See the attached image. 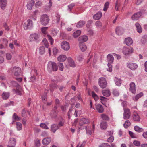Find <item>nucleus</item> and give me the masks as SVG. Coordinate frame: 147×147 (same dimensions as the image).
Instances as JSON below:
<instances>
[{
    "label": "nucleus",
    "instance_id": "1",
    "mask_svg": "<svg viewBox=\"0 0 147 147\" xmlns=\"http://www.w3.org/2000/svg\"><path fill=\"white\" fill-rule=\"evenodd\" d=\"M47 69L50 72L56 71L58 69V66L54 62L50 61L48 63Z\"/></svg>",
    "mask_w": 147,
    "mask_h": 147
},
{
    "label": "nucleus",
    "instance_id": "2",
    "mask_svg": "<svg viewBox=\"0 0 147 147\" xmlns=\"http://www.w3.org/2000/svg\"><path fill=\"white\" fill-rule=\"evenodd\" d=\"M49 20L50 19L47 15L44 14L41 16L40 22L42 25H46L49 23Z\"/></svg>",
    "mask_w": 147,
    "mask_h": 147
},
{
    "label": "nucleus",
    "instance_id": "3",
    "mask_svg": "<svg viewBox=\"0 0 147 147\" xmlns=\"http://www.w3.org/2000/svg\"><path fill=\"white\" fill-rule=\"evenodd\" d=\"M145 11L143 10L134 14L132 16L131 19L133 20H137L139 19L143 13H144Z\"/></svg>",
    "mask_w": 147,
    "mask_h": 147
},
{
    "label": "nucleus",
    "instance_id": "4",
    "mask_svg": "<svg viewBox=\"0 0 147 147\" xmlns=\"http://www.w3.org/2000/svg\"><path fill=\"white\" fill-rule=\"evenodd\" d=\"M98 84L101 88H105L107 86V82L105 79L104 78L99 79Z\"/></svg>",
    "mask_w": 147,
    "mask_h": 147
},
{
    "label": "nucleus",
    "instance_id": "5",
    "mask_svg": "<svg viewBox=\"0 0 147 147\" xmlns=\"http://www.w3.org/2000/svg\"><path fill=\"white\" fill-rule=\"evenodd\" d=\"M61 47L65 51L69 50L70 48L69 43L65 41H63L62 42Z\"/></svg>",
    "mask_w": 147,
    "mask_h": 147
},
{
    "label": "nucleus",
    "instance_id": "6",
    "mask_svg": "<svg viewBox=\"0 0 147 147\" xmlns=\"http://www.w3.org/2000/svg\"><path fill=\"white\" fill-rule=\"evenodd\" d=\"M12 72L16 76H20L21 72V69L19 67H14L11 69Z\"/></svg>",
    "mask_w": 147,
    "mask_h": 147
},
{
    "label": "nucleus",
    "instance_id": "7",
    "mask_svg": "<svg viewBox=\"0 0 147 147\" xmlns=\"http://www.w3.org/2000/svg\"><path fill=\"white\" fill-rule=\"evenodd\" d=\"M125 31L124 29L121 26L117 27L115 29L116 34L118 35L123 34Z\"/></svg>",
    "mask_w": 147,
    "mask_h": 147
},
{
    "label": "nucleus",
    "instance_id": "8",
    "mask_svg": "<svg viewBox=\"0 0 147 147\" xmlns=\"http://www.w3.org/2000/svg\"><path fill=\"white\" fill-rule=\"evenodd\" d=\"M130 91L133 94H135L136 92L135 84L134 82H131L130 84Z\"/></svg>",
    "mask_w": 147,
    "mask_h": 147
},
{
    "label": "nucleus",
    "instance_id": "9",
    "mask_svg": "<svg viewBox=\"0 0 147 147\" xmlns=\"http://www.w3.org/2000/svg\"><path fill=\"white\" fill-rule=\"evenodd\" d=\"M27 25L25 24L24 26L25 29H27L28 28H30L33 27V24L32 21L30 19H28L27 21Z\"/></svg>",
    "mask_w": 147,
    "mask_h": 147
},
{
    "label": "nucleus",
    "instance_id": "10",
    "mask_svg": "<svg viewBox=\"0 0 147 147\" xmlns=\"http://www.w3.org/2000/svg\"><path fill=\"white\" fill-rule=\"evenodd\" d=\"M16 143V140L15 138H10L8 147H14Z\"/></svg>",
    "mask_w": 147,
    "mask_h": 147
},
{
    "label": "nucleus",
    "instance_id": "11",
    "mask_svg": "<svg viewBox=\"0 0 147 147\" xmlns=\"http://www.w3.org/2000/svg\"><path fill=\"white\" fill-rule=\"evenodd\" d=\"M96 108L97 110V111L100 113H102L104 111V109L102 105L100 104H96Z\"/></svg>",
    "mask_w": 147,
    "mask_h": 147
},
{
    "label": "nucleus",
    "instance_id": "12",
    "mask_svg": "<svg viewBox=\"0 0 147 147\" xmlns=\"http://www.w3.org/2000/svg\"><path fill=\"white\" fill-rule=\"evenodd\" d=\"M133 119L135 121L137 122H139L140 121V118L138 114L136 112H134L133 115Z\"/></svg>",
    "mask_w": 147,
    "mask_h": 147
},
{
    "label": "nucleus",
    "instance_id": "13",
    "mask_svg": "<svg viewBox=\"0 0 147 147\" xmlns=\"http://www.w3.org/2000/svg\"><path fill=\"white\" fill-rule=\"evenodd\" d=\"M88 40L87 36L85 35L81 36L79 37L78 39V40L79 41L80 43H82L83 42H86Z\"/></svg>",
    "mask_w": 147,
    "mask_h": 147
},
{
    "label": "nucleus",
    "instance_id": "14",
    "mask_svg": "<svg viewBox=\"0 0 147 147\" xmlns=\"http://www.w3.org/2000/svg\"><path fill=\"white\" fill-rule=\"evenodd\" d=\"M143 93L140 92L135 96H133L132 98V99L135 101H137L140 98L143 96Z\"/></svg>",
    "mask_w": 147,
    "mask_h": 147
},
{
    "label": "nucleus",
    "instance_id": "15",
    "mask_svg": "<svg viewBox=\"0 0 147 147\" xmlns=\"http://www.w3.org/2000/svg\"><path fill=\"white\" fill-rule=\"evenodd\" d=\"M89 123L88 120L85 118H83L80 121L79 125L80 126H82L84 124H87Z\"/></svg>",
    "mask_w": 147,
    "mask_h": 147
},
{
    "label": "nucleus",
    "instance_id": "16",
    "mask_svg": "<svg viewBox=\"0 0 147 147\" xmlns=\"http://www.w3.org/2000/svg\"><path fill=\"white\" fill-rule=\"evenodd\" d=\"M39 37V35L36 33L31 34L30 35V38L32 41L37 40Z\"/></svg>",
    "mask_w": 147,
    "mask_h": 147
},
{
    "label": "nucleus",
    "instance_id": "17",
    "mask_svg": "<svg viewBox=\"0 0 147 147\" xmlns=\"http://www.w3.org/2000/svg\"><path fill=\"white\" fill-rule=\"evenodd\" d=\"M138 67V65L134 63H131L129 64V68L132 70H135Z\"/></svg>",
    "mask_w": 147,
    "mask_h": 147
},
{
    "label": "nucleus",
    "instance_id": "18",
    "mask_svg": "<svg viewBox=\"0 0 147 147\" xmlns=\"http://www.w3.org/2000/svg\"><path fill=\"white\" fill-rule=\"evenodd\" d=\"M59 128V126L57 124H53L51 127V131L53 133H55Z\"/></svg>",
    "mask_w": 147,
    "mask_h": 147
},
{
    "label": "nucleus",
    "instance_id": "19",
    "mask_svg": "<svg viewBox=\"0 0 147 147\" xmlns=\"http://www.w3.org/2000/svg\"><path fill=\"white\" fill-rule=\"evenodd\" d=\"M102 16V13L99 12L93 16V18L95 20H98Z\"/></svg>",
    "mask_w": 147,
    "mask_h": 147
},
{
    "label": "nucleus",
    "instance_id": "20",
    "mask_svg": "<svg viewBox=\"0 0 147 147\" xmlns=\"http://www.w3.org/2000/svg\"><path fill=\"white\" fill-rule=\"evenodd\" d=\"M34 0H31L29 3L27 4V8L31 10L32 9V6L34 5Z\"/></svg>",
    "mask_w": 147,
    "mask_h": 147
},
{
    "label": "nucleus",
    "instance_id": "21",
    "mask_svg": "<svg viewBox=\"0 0 147 147\" xmlns=\"http://www.w3.org/2000/svg\"><path fill=\"white\" fill-rule=\"evenodd\" d=\"M107 60L108 61L111 63H113V62L114 57L111 54H109L107 56Z\"/></svg>",
    "mask_w": 147,
    "mask_h": 147
},
{
    "label": "nucleus",
    "instance_id": "22",
    "mask_svg": "<svg viewBox=\"0 0 147 147\" xmlns=\"http://www.w3.org/2000/svg\"><path fill=\"white\" fill-rule=\"evenodd\" d=\"M0 4L1 8L4 10L6 5V0H1L0 1Z\"/></svg>",
    "mask_w": 147,
    "mask_h": 147
},
{
    "label": "nucleus",
    "instance_id": "23",
    "mask_svg": "<svg viewBox=\"0 0 147 147\" xmlns=\"http://www.w3.org/2000/svg\"><path fill=\"white\" fill-rule=\"evenodd\" d=\"M67 57L65 55H60L58 58V61L63 62L65 60Z\"/></svg>",
    "mask_w": 147,
    "mask_h": 147
},
{
    "label": "nucleus",
    "instance_id": "24",
    "mask_svg": "<svg viewBox=\"0 0 147 147\" xmlns=\"http://www.w3.org/2000/svg\"><path fill=\"white\" fill-rule=\"evenodd\" d=\"M51 141L50 138H43L42 143L44 145H47L49 144Z\"/></svg>",
    "mask_w": 147,
    "mask_h": 147
},
{
    "label": "nucleus",
    "instance_id": "25",
    "mask_svg": "<svg viewBox=\"0 0 147 147\" xmlns=\"http://www.w3.org/2000/svg\"><path fill=\"white\" fill-rule=\"evenodd\" d=\"M135 25L137 32L139 33H141L142 31V30L140 25L138 23H136Z\"/></svg>",
    "mask_w": 147,
    "mask_h": 147
},
{
    "label": "nucleus",
    "instance_id": "26",
    "mask_svg": "<svg viewBox=\"0 0 147 147\" xmlns=\"http://www.w3.org/2000/svg\"><path fill=\"white\" fill-rule=\"evenodd\" d=\"M69 63L70 66L72 67H74L75 66V65L73 60L71 58H68Z\"/></svg>",
    "mask_w": 147,
    "mask_h": 147
},
{
    "label": "nucleus",
    "instance_id": "27",
    "mask_svg": "<svg viewBox=\"0 0 147 147\" xmlns=\"http://www.w3.org/2000/svg\"><path fill=\"white\" fill-rule=\"evenodd\" d=\"M9 96V94L8 92H3L2 94V97L4 100L7 99Z\"/></svg>",
    "mask_w": 147,
    "mask_h": 147
},
{
    "label": "nucleus",
    "instance_id": "28",
    "mask_svg": "<svg viewBox=\"0 0 147 147\" xmlns=\"http://www.w3.org/2000/svg\"><path fill=\"white\" fill-rule=\"evenodd\" d=\"M114 81L117 86H120L121 82V80L120 79H118L117 77H115Z\"/></svg>",
    "mask_w": 147,
    "mask_h": 147
},
{
    "label": "nucleus",
    "instance_id": "29",
    "mask_svg": "<svg viewBox=\"0 0 147 147\" xmlns=\"http://www.w3.org/2000/svg\"><path fill=\"white\" fill-rule=\"evenodd\" d=\"M79 46L80 49L82 52L84 51L86 49V46L84 44L80 43Z\"/></svg>",
    "mask_w": 147,
    "mask_h": 147
},
{
    "label": "nucleus",
    "instance_id": "30",
    "mask_svg": "<svg viewBox=\"0 0 147 147\" xmlns=\"http://www.w3.org/2000/svg\"><path fill=\"white\" fill-rule=\"evenodd\" d=\"M123 115L124 119H128L129 118V110L128 109H125Z\"/></svg>",
    "mask_w": 147,
    "mask_h": 147
},
{
    "label": "nucleus",
    "instance_id": "31",
    "mask_svg": "<svg viewBox=\"0 0 147 147\" xmlns=\"http://www.w3.org/2000/svg\"><path fill=\"white\" fill-rule=\"evenodd\" d=\"M103 95L107 97H108L110 95L111 93L109 90H103L102 91Z\"/></svg>",
    "mask_w": 147,
    "mask_h": 147
},
{
    "label": "nucleus",
    "instance_id": "32",
    "mask_svg": "<svg viewBox=\"0 0 147 147\" xmlns=\"http://www.w3.org/2000/svg\"><path fill=\"white\" fill-rule=\"evenodd\" d=\"M113 130L111 131H107L106 133L107 137L108 138H114L113 134Z\"/></svg>",
    "mask_w": 147,
    "mask_h": 147
},
{
    "label": "nucleus",
    "instance_id": "33",
    "mask_svg": "<svg viewBox=\"0 0 147 147\" xmlns=\"http://www.w3.org/2000/svg\"><path fill=\"white\" fill-rule=\"evenodd\" d=\"M85 24V22L83 21H80L77 24L76 27L78 28H80L82 27Z\"/></svg>",
    "mask_w": 147,
    "mask_h": 147
},
{
    "label": "nucleus",
    "instance_id": "34",
    "mask_svg": "<svg viewBox=\"0 0 147 147\" xmlns=\"http://www.w3.org/2000/svg\"><path fill=\"white\" fill-rule=\"evenodd\" d=\"M15 87L16 89V93L18 94H20L21 90L20 86L18 84Z\"/></svg>",
    "mask_w": 147,
    "mask_h": 147
},
{
    "label": "nucleus",
    "instance_id": "35",
    "mask_svg": "<svg viewBox=\"0 0 147 147\" xmlns=\"http://www.w3.org/2000/svg\"><path fill=\"white\" fill-rule=\"evenodd\" d=\"M106 122L102 121L101 123L100 127L101 128L103 129H105L107 127Z\"/></svg>",
    "mask_w": 147,
    "mask_h": 147
},
{
    "label": "nucleus",
    "instance_id": "36",
    "mask_svg": "<svg viewBox=\"0 0 147 147\" xmlns=\"http://www.w3.org/2000/svg\"><path fill=\"white\" fill-rule=\"evenodd\" d=\"M134 129L136 131L138 132H141L143 131V129L142 128L139 127L138 126H134Z\"/></svg>",
    "mask_w": 147,
    "mask_h": 147
},
{
    "label": "nucleus",
    "instance_id": "37",
    "mask_svg": "<svg viewBox=\"0 0 147 147\" xmlns=\"http://www.w3.org/2000/svg\"><path fill=\"white\" fill-rule=\"evenodd\" d=\"M57 88V86L56 84H51L50 85V91L53 92L54 90V89L55 88Z\"/></svg>",
    "mask_w": 147,
    "mask_h": 147
},
{
    "label": "nucleus",
    "instance_id": "38",
    "mask_svg": "<svg viewBox=\"0 0 147 147\" xmlns=\"http://www.w3.org/2000/svg\"><path fill=\"white\" fill-rule=\"evenodd\" d=\"M122 53L125 55H128L129 54V49L128 48L124 47L122 51Z\"/></svg>",
    "mask_w": 147,
    "mask_h": 147
},
{
    "label": "nucleus",
    "instance_id": "39",
    "mask_svg": "<svg viewBox=\"0 0 147 147\" xmlns=\"http://www.w3.org/2000/svg\"><path fill=\"white\" fill-rule=\"evenodd\" d=\"M45 52V50L43 46H41L39 48V53L41 55L43 54Z\"/></svg>",
    "mask_w": 147,
    "mask_h": 147
},
{
    "label": "nucleus",
    "instance_id": "40",
    "mask_svg": "<svg viewBox=\"0 0 147 147\" xmlns=\"http://www.w3.org/2000/svg\"><path fill=\"white\" fill-rule=\"evenodd\" d=\"M147 36H144L141 40L142 43L143 44H145L147 42Z\"/></svg>",
    "mask_w": 147,
    "mask_h": 147
},
{
    "label": "nucleus",
    "instance_id": "41",
    "mask_svg": "<svg viewBox=\"0 0 147 147\" xmlns=\"http://www.w3.org/2000/svg\"><path fill=\"white\" fill-rule=\"evenodd\" d=\"M81 32V31L80 30H78L74 33L73 36L75 38L77 37L80 35Z\"/></svg>",
    "mask_w": 147,
    "mask_h": 147
},
{
    "label": "nucleus",
    "instance_id": "42",
    "mask_svg": "<svg viewBox=\"0 0 147 147\" xmlns=\"http://www.w3.org/2000/svg\"><path fill=\"white\" fill-rule=\"evenodd\" d=\"M120 6V3L119 2L118 0H117L116 1L115 4V9L116 11H117L119 10V8Z\"/></svg>",
    "mask_w": 147,
    "mask_h": 147
},
{
    "label": "nucleus",
    "instance_id": "43",
    "mask_svg": "<svg viewBox=\"0 0 147 147\" xmlns=\"http://www.w3.org/2000/svg\"><path fill=\"white\" fill-rule=\"evenodd\" d=\"M101 117L104 120H108L109 117L106 115L103 114L101 115Z\"/></svg>",
    "mask_w": 147,
    "mask_h": 147
},
{
    "label": "nucleus",
    "instance_id": "44",
    "mask_svg": "<svg viewBox=\"0 0 147 147\" xmlns=\"http://www.w3.org/2000/svg\"><path fill=\"white\" fill-rule=\"evenodd\" d=\"M16 125L17 129L18 130H20L22 129V124L20 122H17L16 123Z\"/></svg>",
    "mask_w": 147,
    "mask_h": 147
},
{
    "label": "nucleus",
    "instance_id": "45",
    "mask_svg": "<svg viewBox=\"0 0 147 147\" xmlns=\"http://www.w3.org/2000/svg\"><path fill=\"white\" fill-rule=\"evenodd\" d=\"M35 144L36 146L39 147L40 144V140L38 139H36L35 140Z\"/></svg>",
    "mask_w": 147,
    "mask_h": 147
},
{
    "label": "nucleus",
    "instance_id": "46",
    "mask_svg": "<svg viewBox=\"0 0 147 147\" xmlns=\"http://www.w3.org/2000/svg\"><path fill=\"white\" fill-rule=\"evenodd\" d=\"M13 118L15 120L18 121L21 119V118L19 117L17 115L16 113H14L13 116Z\"/></svg>",
    "mask_w": 147,
    "mask_h": 147
},
{
    "label": "nucleus",
    "instance_id": "47",
    "mask_svg": "<svg viewBox=\"0 0 147 147\" xmlns=\"http://www.w3.org/2000/svg\"><path fill=\"white\" fill-rule=\"evenodd\" d=\"M8 42L7 40L6 39H3V44L4 45L5 47L6 48L8 46Z\"/></svg>",
    "mask_w": 147,
    "mask_h": 147
},
{
    "label": "nucleus",
    "instance_id": "48",
    "mask_svg": "<svg viewBox=\"0 0 147 147\" xmlns=\"http://www.w3.org/2000/svg\"><path fill=\"white\" fill-rule=\"evenodd\" d=\"M47 36L50 42V44L51 45H52L53 43V39L51 36L49 35H47Z\"/></svg>",
    "mask_w": 147,
    "mask_h": 147
},
{
    "label": "nucleus",
    "instance_id": "49",
    "mask_svg": "<svg viewBox=\"0 0 147 147\" xmlns=\"http://www.w3.org/2000/svg\"><path fill=\"white\" fill-rule=\"evenodd\" d=\"M107 65L108 68H107V70L110 72H111L112 71V66L111 63H108Z\"/></svg>",
    "mask_w": 147,
    "mask_h": 147
},
{
    "label": "nucleus",
    "instance_id": "50",
    "mask_svg": "<svg viewBox=\"0 0 147 147\" xmlns=\"http://www.w3.org/2000/svg\"><path fill=\"white\" fill-rule=\"evenodd\" d=\"M58 64L59 70L61 71H62L63 69V64L62 63H58Z\"/></svg>",
    "mask_w": 147,
    "mask_h": 147
},
{
    "label": "nucleus",
    "instance_id": "51",
    "mask_svg": "<svg viewBox=\"0 0 147 147\" xmlns=\"http://www.w3.org/2000/svg\"><path fill=\"white\" fill-rule=\"evenodd\" d=\"M40 126V127L44 128L45 129H49L48 127L47 126L46 124L44 123H41Z\"/></svg>",
    "mask_w": 147,
    "mask_h": 147
},
{
    "label": "nucleus",
    "instance_id": "52",
    "mask_svg": "<svg viewBox=\"0 0 147 147\" xmlns=\"http://www.w3.org/2000/svg\"><path fill=\"white\" fill-rule=\"evenodd\" d=\"M95 25L96 27H100L102 26V24L101 22L99 21H97L95 23Z\"/></svg>",
    "mask_w": 147,
    "mask_h": 147
},
{
    "label": "nucleus",
    "instance_id": "53",
    "mask_svg": "<svg viewBox=\"0 0 147 147\" xmlns=\"http://www.w3.org/2000/svg\"><path fill=\"white\" fill-rule=\"evenodd\" d=\"M99 147H111V146L107 143H104L99 146Z\"/></svg>",
    "mask_w": 147,
    "mask_h": 147
},
{
    "label": "nucleus",
    "instance_id": "54",
    "mask_svg": "<svg viewBox=\"0 0 147 147\" xmlns=\"http://www.w3.org/2000/svg\"><path fill=\"white\" fill-rule=\"evenodd\" d=\"M6 58L7 60H10L12 58V55L10 53H7L6 54Z\"/></svg>",
    "mask_w": 147,
    "mask_h": 147
},
{
    "label": "nucleus",
    "instance_id": "55",
    "mask_svg": "<svg viewBox=\"0 0 147 147\" xmlns=\"http://www.w3.org/2000/svg\"><path fill=\"white\" fill-rule=\"evenodd\" d=\"M113 94L115 96H117L119 95V93L118 91L117 90L115 89L113 90Z\"/></svg>",
    "mask_w": 147,
    "mask_h": 147
},
{
    "label": "nucleus",
    "instance_id": "56",
    "mask_svg": "<svg viewBox=\"0 0 147 147\" xmlns=\"http://www.w3.org/2000/svg\"><path fill=\"white\" fill-rule=\"evenodd\" d=\"M26 111L25 109H23L22 112V116L23 117L26 118Z\"/></svg>",
    "mask_w": 147,
    "mask_h": 147
},
{
    "label": "nucleus",
    "instance_id": "57",
    "mask_svg": "<svg viewBox=\"0 0 147 147\" xmlns=\"http://www.w3.org/2000/svg\"><path fill=\"white\" fill-rule=\"evenodd\" d=\"M133 143L134 144L137 146H140V142L139 141L135 140L134 141Z\"/></svg>",
    "mask_w": 147,
    "mask_h": 147
},
{
    "label": "nucleus",
    "instance_id": "58",
    "mask_svg": "<svg viewBox=\"0 0 147 147\" xmlns=\"http://www.w3.org/2000/svg\"><path fill=\"white\" fill-rule=\"evenodd\" d=\"M48 28V27H43L41 28V31L44 34H46V30Z\"/></svg>",
    "mask_w": 147,
    "mask_h": 147
},
{
    "label": "nucleus",
    "instance_id": "59",
    "mask_svg": "<svg viewBox=\"0 0 147 147\" xmlns=\"http://www.w3.org/2000/svg\"><path fill=\"white\" fill-rule=\"evenodd\" d=\"M93 23V21L92 20H89L88 21L87 24L86 25V27L87 28H89L91 24Z\"/></svg>",
    "mask_w": 147,
    "mask_h": 147
},
{
    "label": "nucleus",
    "instance_id": "60",
    "mask_svg": "<svg viewBox=\"0 0 147 147\" xmlns=\"http://www.w3.org/2000/svg\"><path fill=\"white\" fill-rule=\"evenodd\" d=\"M128 123H129V121L127 120L126 121L125 123L124 124L123 126L125 128H128Z\"/></svg>",
    "mask_w": 147,
    "mask_h": 147
},
{
    "label": "nucleus",
    "instance_id": "61",
    "mask_svg": "<svg viewBox=\"0 0 147 147\" xmlns=\"http://www.w3.org/2000/svg\"><path fill=\"white\" fill-rule=\"evenodd\" d=\"M75 6V4L74 3L71 4L68 6V9L71 11L73 8Z\"/></svg>",
    "mask_w": 147,
    "mask_h": 147
},
{
    "label": "nucleus",
    "instance_id": "62",
    "mask_svg": "<svg viewBox=\"0 0 147 147\" xmlns=\"http://www.w3.org/2000/svg\"><path fill=\"white\" fill-rule=\"evenodd\" d=\"M43 42L44 43L45 45L46 48H48L49 47V44L47 42V41L46 39H44Z\"/></svg>",
    "mask_w": 147,
    "mask_h": 147
},
{
    "label": "nucleus",
    "instance_id": "63",
    "mask_svg": "<svg viewBox=\"0 0 147 147\" xmlns=\"http://www.w3.org/2000/svg\"><path fill=\"white\" fill-rule=\"evenodd\" d=\"M53 50V54L55 55L58 52V50L56 47L54 48Z\"/></svg>",
    "mask_w": 147,
    "mask_h": 147
},
{
    "label": "nucleus",
    "instance_id": "64",
    "mask_svg": "<svg viewBox=\"0 0 147 147\" xmlns=\"http://www.w3.org/2000/svg\"><path fill=\"white\" fill-rule=\"evenodd\" d=\"M86 142H83L81 144L79 143L76 147H83L85 144Z\"/></svg>",
    "mask_w": 147,
    "mask_h": 147
}]
</instances>
